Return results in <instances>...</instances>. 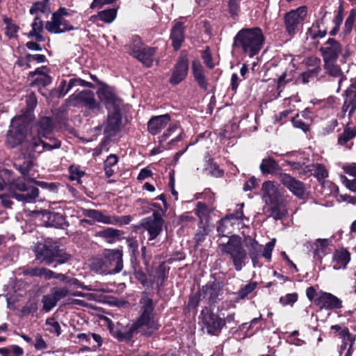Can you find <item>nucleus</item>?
Returning <instances> with one entry per match:
<instances>
[{
	"instance_id": "1",
	"label": "nucleus",
	"mask_w": 356,
	"mask_h": 356,
	"mask_svg": "<svg viewBox=\"0 0 356 356\" xmlns=\"http://www.w3.org/2000/svg\"><path fill=\"white\" fill-rule=\"evenodd\" d=\"M31 120L29 111L13 118L7 134L6 143L8 146L13 148L26 142L31 147L32 151L38 153H41L44 149L50 150L60 147V143L58 140H53L52 143H47L33 136L32 133H29V127Z\"/></svg>"
},
{
	"instance_id": "2",
	"label": "nucleus",
	"mask_w": 356,
	"mask_h": 356,
	"mask_svg": "<svg viewBox=\"0 0 356 356\" xmlns=\"http://www.w3.org/2000/svg\"><path fill=\"white\" fill-rule=\"evenodd\" d=\"M14 167L23 175L22 180L28 187V189L23 193L13 192L12 196L19 201L26 203L35 202L38 197L39 191L37 188L31 186V184H35L42 188L54 192L57 190V186L54 183H47L44 181H38L36 178L38 172L33 168V163L31 160L22 161L17 160L14 163Z\"/></svg>"
},
{
	"instance_id": "3",
	"label": "nucleus",
	"mask_w": 356,
	"mask_h": 356,
	"mask_svg": "<svg viewBox=\"0 0 356 356\" xmlns=\"http://www.w3.org/2000/svg\"><path fill=\"white\" fill-rule=\"evenodd\" d=\"M264 41V37L259 28L245 29L236 34L233 45L241 49L250 57H253L261 50Z\"/></svg>"
},
{
	"instance_id": "4",
	"label": "nucleus",
	"mask_w": 356,
	"mask_h": 356,
	"mask_svg": "<svg viewBox=\"0 0 356 356\" xmlns=\"http://www.w3.org/2000/svg\"><path fill=\"white\" fill-rule=\"evenodd\" d=\"M139 316L130 327V333L132 334L141 329L144 331L147 330L149 333L156 330L158 325L154 318V305L152 299L149 298L147 293H143L139 301Z\"/></svg>"
},
{
	"instance_id": "5",
	"label": "nucleus",
	"mask_w": 356,
	"mask_h": 356,
	"mask_svg": "<svg viewBox=\"0 0 356 356\" xmlns=\"http://www.w3.org/2000/svg\"><path fill=\"white\" fill-rule=\"evenodd\" d=\"M92 269L100 274H114L122 269V253L118 250L108 251L102 258L95 259Z\"/></svg>"
},
{
	"instance_id": "6",
	"label": "nucleus",
	"mask_w": 356,
	"mask_h": 356,
	"mask_svg": "<svg viewBox=\"0 0 356 356\" xmlns=\"http://www.w3.org/2000/svg\"><path fill=\"white\" fill-rule=\"evenodd\" d=\"M220 247L222 252L229 254L232 259L235 269L237 271L241 270L245 265L247 253L242 246L241 238L232 236L226 243L221 244Z\"/></svg>"
},
{
	"instance_id": "7",
	"label": "nucleus",
	"mask_w": 356,
	"mask_h": 356,
	"mask_svg": "<svg viewBox=\"0 0 356 356\" xmlns=\"http://www.w3.org/2000/svg\"><path fill=\"white\" fill-rule=\"evenodd\" d=\"M263 200L267 205L270 206L272 216L277 220L282 218L284 213L281 211L280 193L278 185L272 181H267L262 184Z\"/></svg>"
},
{
	"instance_id": "8",
	"label": "nucleus",
	"mask_w": 356,
	"mask_h": 356,
	"mask_svg": "<svg viewBox=\"0 0 356 356\" xmlns=\"http://www.w3.org/2000/svg\"><path fill=\"white\" fill-rule=\"evenodd\" d=\"M130 54L147 67H150L154 60L155 49L143 44L140 39L134 37L130 44Z\"/></svg>"
},
{
	"instance_id": "9",
	"label": "nucleus",
	"mask_w": 356,
	"mask_h": 356,
	"mask_svg": "<svg viewBox=\"0 0 356 356\" xmlns=\"http://www.w3.org/2000/svg\"><path fill=\"white\" fill-rule=\"evenodd\" d=\"M202 329L210 335H218L226 325V320L218 314L210 312L208 309L202 311Z\"/></svg>"
},
{
	"instance_id": "10",
	"label": "nucleus",
	"mask_w": 356,
	"mask_h": 356,
	"mask_svg": "<svg viewBox=\"0 0 356 356\" xmlns=\"http://www.w3.org/2000/svg\"><path fill=\"white\" fill-rule=\"evenodd\" d=\"M307 15V8L305 6L292 10L284 16L286 31L290 35H294L302 26Z\"/></svg>"
},
{
	"instance_id": "11",
	"label": "nucleus",
	"mask_w": 356,
	"mask_h": 356,
	"mask_svg": "<svg viewBox=\"0 0 356 356\" xmlns=\"http://www.w3.org/2000/svg\"><path fill=\"white\" fill-rule=\"evenodd\" d=\"M321 56L324 60H337L339 56L342 54L343 61H346L350 53L348 49L343 51L341 44L333 38H329L320 48Z\"/></svg>"
},
{
	"instance_id": "12",
	"label": "nucleus",
	"mask_w": 356,
	"mask_h": 356,
	"mask_svg": "<svg viewBox=\"0 0 356 356\" xmlns=\"http://www.w3.org/2000/svg\"><path fill=\"white\" fill-rule=\"evenodd\" d=\"M163 220L159 212H154L150 216L143 218L140 222L143 228L147 231L149 241L156 238L161 232Z\"/></svg>"
},
{
	"instance_id": "13",
	"label": "nucleus",
	"mask_w": 356,
	"mask_h": 356,
	"mask_svg": "<svg viewBox=\"0 0 356 356\" xmlns=\"http://www.w3.org/2000/svg\"><path fill=\"white\" fill-rule=\"evenodd\" d=\"M188 60L185 52L182 51L175 66L171 70L169 82L172 85H177L185 79L188 74Z\"/></svg>"
},
{
	"instance_id": "14",
	"label": "nucleus",
	"mask_w": 356,
	"mask_h": 356,
	"mask_svg": "<svg viewBox=\"0 0 356 356\" xmlns=\"http://www.w3.org/2000/svg\"><path fill=\"white\" fill-rule=\"evenodd\" d=\"M279 181L294 195L302 199L305 196V186L300 180L289 174L281 172L277 175Z\"/></svg>"
},
{
	"instance_id": "15",
	"label": "nucleus",
	"mask_w": 356,
	"mask_h": 356,
	"mask_svg": "<svg viewBox=\"0 0 356 356\" xmlns=\"http://www.w3.org/2000/svg\"><path fill=\"white\" fill-rule=\"evenodd\" d=\"M331 330L337 332L339 337L343 340V344L341 346V356H351L353 346L355 342V338L349 332L348 329L341 325H334L330 327Z\"/></svg>"
},
{
	"instance_id": "16",
	"label": "nucleus",
	"mask_w": 356,
	"mask_h": 356,
	"mask_svg": "<svg viewBox=\"0 0 356 356\" xmlns=\"http://www.w3.org/2000/svg\"><path fill=\"white\" fill-rule=\"evenodd\" d=\"M69 102L74 106L83 103L90 109L99 108L100 106L99 103L95 98L94 93L88 90L74 93L69 97Z\"/></svg>"
},
{
	"instance_id": "17",
	"label": "nucleus",
	"mask_w": 356,
	"mask_h": 356,
	"mask_svg": "<svg viewBox=\"0 0 356 356\" xmlns=\"http://www.w3.org/2000/svg\"><path fill=\"white\" fill-rule=\"evenodd\" d=\"M316 305L321 309H335L342 307V301L330 293L319 291Z\"/></svg>"
},
{
	"instance_id": "18",
	"label": "nucleus",
	"mask_w": 356,
	"mask_h": 356,
	"mask_svg": "<svg viewBox=\"0 0 356 356\" xmlns=\"http://www.w3.org/2000/svg\"><path fill=\"white\" fill-rule=\"evenodd\" d=\"M45 28L51 33H61L74 29L64 17L54 14L52 15L51 20L47 22Z\"/></svg>"
},
{
	"instance_id": "19",
	"label": "nucleus",
	"mask_w": 356,
	"mask_h": 356,
	"mask_svg": "<svg viewBox=\"0 0 356 356\" xmlns=\"http://www.w3.org/2000/svg\"><path fill=\"white\" fill-rule=\"evenodd\" d=\"M6 185H10L11 188H15L20 192H25L28 189L22 178L14 181L12 179L11 172L7 169H3L0 170V190Z\"/></svg>"
},
{
	"instance_id": "20",
	"label": "nucleus",
	"mask_w": 356,
	"mask_h": 356,
	"mask_svg": "<svg viewBox=\"0 0 356 356\" xmlns=\"http://www.w3.org/2000/svg\"><path fill=\"white\" fill-rule=\"evenodd\" d=\"M170 120L171 117L169 114L154 116L148 121V131L152 135L158 134L169 124Z\"/></svg>"
},
{
	"instance_id": "21",
	"label": "nucleus",
	"mask_w": 356,
	"mask_h": 356,
	"mask_svg": "<svg viewBox=\"0 0 356 356\" xmlns=\"http://www.w3.org/2000/svg\"><path fill=\"white\" fill-rule=\"evenodd\" d=\"M332 245V241L327 238H318L312 245L314 259L321 263L323 258L330 252L329 247Z\"/></svg>"
},
{
	"instance_id": "22",
	"label": "nucleus",
	"mask_w": 356,
	"mask_h": 356,
	"mask_svg": "<svg viewBox=\"0 0 356 356\" xmlns=\"http://www.w3.org/2000/svg\"><path fill=\"white\" fill-rule=\"evenodd\" d=\"M218 296L219 289L216 286L206 285L200 291L198 297L194 296L191 300V304L193 305V302H195L194 306L196 307L201 298L208 299L210 302L213 303L216 302Z\"/></svg>"
},
{
	"instance_id": "23",
	"label": "nucleus",
	"mask_w": 356,
	"mask_h": 356,
	"mask_svg": "<svg viewBox=\"0 0 356 356\" xmlns=\"http://www.w3.org/2000/svg\"><path fill=\"white\" fill-rule=\"evenodd\" d=\"M97 95L107 108L111 106H118V99L117 98L113 88L108 86H103L97 90Z\"/></svg>"
},
{
	"instance_id": "24",
	"label": "nucleus",
	"mask_w": 356,
	"mask_h": 356,
	"mask_svg": "<svg viewBox=\"0 0 356 356\" xmlns=\"http://www.w3.org/2000/svg\"><path fill=\"white\" fill-rule=\"evenodd\" d=\"M350 261V254L345 248L336 250L333 254L332 262L334 270L345 269Z\"/></svg>"
},
{
	"instance_id": "25",
	"label": "nucleus",
	"mask_w": 356,
	"mask_h": 356,
	"mask_svg": "<svg viewBox=\"0 0 356 356\" xmlns=\"http://www.w3.org/2000/svg\"><path fill=\"white\" fill-rule=\"evenodd\" d=\"M35 129L37 131L38 138H46L52 140L51 134L53 131L52 120L49 117L42 118L35 124Z\"/></svg>"
},
{
	"instance_id": "26",
	"label": "nucleus",
	"mask_w": 356,
	"mask_h": 356,
	"mask_svg": "<svg viewBox=\"0 0 356 356\" xmlns=\"http://www.w3.org/2000/svg\"><path fill=\"white\" fill-rule=\"evenodd\" d=\"M36 259L41 263L50 265L55 259V248H49L45 245L39 244L35 249Z\"/></svg>"
},
{
	"instance_id": "27",
	"label": "nucleus",
	"mask_w": 356,
	"mask_h": 356,
	"mask_svg": "<svg viewBox=\"0 0 356 356\" xmlns=\"http://www.w3.org/2000/svg\"><path fill=\"white\" fill-rule=\"evenodd\" d=\"M85 215L99 222L107 225H116L120 222L118 217L115 216H109L104 214L102 211L88 209L86 211Z\"/></svg>"
},
{
	"instance_id": "28",
	"label": "nucleus",
	"mask_w": 356,
	"mask_h": 356,
	"mask_svg": "<svg viewBox=\"0 0 356 356\" xmlns=\"http://www.w3.org/2000/svg\"><path fill=\"white\" fill-rule=\"evenodd\" d=\"M170 38L175 50H178L184 40V26L182 22L179 21L175 22Z\"/></svg>"
},
{
	"instance_id": "29",
	"label": "nucleus",
	"mask_w": 356,
	"mask_h": 356,
	"mask_svg": "<svg viewBox=\"0 0 356 356\" xmlns=\"http://www.w3.org/2000/svg\"><path fill=\"white\" fill-rule=\"evenodd\" d=\"M320 63V59L316 57L309 58L306 60V65H312V67L302 74L304 83H308L310 78L317 76L321 71Z\"/></svg>"
},
{
	"instance_id": "30",
	"label": "nucleus",
	"mask_w": 356,
	"mask_h": 356,
	"mask_svg": "<svg viewBox=\"0 0 356 356\" xmlns=\"http://www.w3.org/2000/svg\"><path fill=\"white\" fill-rule=\"evenodd\" d=\"M244 204L242 203L238 205V208L236 209L235 212L233 213H230L227 215L225 218H223L220 222V225L218 227V232H221L222 234H225V230L223 229V226L228 225L234 220H241L243 218V208Z\"/></svg>"
},
{
	"instance_id": "31",
	"label": "nucleus",
	"mask_w": 356,
	"mask_h": 356,
	"mask_svg": "<svg viewBox=\"0 0 356 356\" xmlns=\"http://www.w3.org/2000/svg\"><path fill=\"white\" fill-rule=\"evenodd\" d=\"M120 118L118 113H114L108 116V120L104 124V131L107 136H113L120 129Z\"/></svg>"
},
{
	"instance_id": "32",
	"label": "nucleus",
	"mask_w": 356,
	"mask_h": 356,
	"mask_svg": "<svg viewBox=\"0 0 356 356\" xmlns=\"http://www.w3.org/2000/svg\"><path fill=\"white\" fill-rule=\"evenodd\" d=\"M326 28L322 20L316 21L308 29L307 32V38L311 39L322 38L326 35Z\"/></svg>"
},
{
	"instance_id": "33",
	"label": "nucleus",
	"mask_w": 356,
	"mask_h": 356,
	"mask_svg": "<svg viewBox=\"0 0 356 356\" xmlns=\"http://www.w3.org/2000/svg\"><path fill=\"white\" fill-rule=\"evenodd\" d=\"M31 27L32 29L29 33L28 36L34 37L36 40L39 42L44 41V38L42 35L44 29V24L42 20L40 19L38 15L35 16L33 22L31 24Z\"/></svg>"
},
{
	"instance_id": "34",
	"label": "nucleus",
	"mask_w": 356,
	"mask_h": 356,
	"mask_svg": "<svg viewBox=\"0 0 356 356\" xmlns=\"http://www.w3.org/2000/svg\"><path fill=\"white\" fill-rule=\"evenodd\" d=\"M193 72L195 80L201 88H207V81L204 75L203 68L197 60L193 62Z\"/></svg>"
},
{
	"instance_id": "35",
	"label": "nucleus",
	"mask_w": 356,
	"mask_h": 356,
	"mask_svg": "<svg viewBox=\"0 0 356 356\" xmlns=\"http://www.w3.org/2000/svg\"><path fill=\"white\" fill-rule=\"evenodd\" d=\"M259 168L263 174H272L279 169V165L273 158L268 157L262 160Z\"/></svg>"
},
{
	"instance_id": "36",
	"label": "nucleus",
	"mask_w": 356,
	"mask_h": 356,
	"mask_svg": "<svg viewBox=\"0 0 356 356\" xmlns=\"http://www.w3.org/2000/svg\"><path fill=\"white\" fill-rule=\"evenodd\" d=\"M324 68L325 72L335 77H340L342 72L339 65H337V60H324Z\"/></svg>"
},
{
	"instance_id": "37",
	"label": "nucleus",
	"mask_w": 356,
	"mask_h": 356,
	"mask_svg": "<svg viewBox=\"0 0 356 356\" xmlns=\"http://www.w3.org/2000/svg\"><path fill=\"white\" fill-rule=\"evenodd\" d=\"M245 245L251 259H255L257 255H261V246L255 240L251 238L247 239Z\"/></svg>"
},
{
	"instance_id": "38",
	"label": "nucleus",
	"mask_w": 356,
	"mask_h": 356,
	"mask_svg": "<svg viewBox=\"0 0 356 356\" xmlns=\"http://www.w3.org/2000/svg\"><path fill=\"white\" fill-rule=\"evenodd\" d=\"M116 15L117 10L115 8L104 10L97 14L98 18L106 23H111L115 19Z\"/></svg>"
},
{
	"instance_id": "39",
	"label": "nucleus",
	"mask_w": 356,
	"mask_h": 356,
	"mask_svg": "<svg viewBox=\"0 0 356 356\" xmlns=\"http://www.w3.org/2000/svg\"><path fill=\"white\" fill-rule=\"evenodd\" d=\"M42 309L48 312L51 311L57 304V301L52 293L45 295L42 299Z\"/></svg>"
},
{
	"instance_id": "40",
	"label": "nucleus",
	"mask_w": 356,
	"mask_h": 356,
	"mask_svg": "<svg viewBox=\"0 0 356 356\" xmlns=\"http://www.w3.org/2000/svg\"><path fill=\"white\" fill-rule=\"evenodd\" d=\"M311 120L309 118L303 120L300 115H296L292 120L293 124L295 127L302 129L303 131H307L309 129V122Z\"/></svg>"
},
{
	"instance_id": "41",
	"label": "nucleus",
	"mask_w": 356,
	"mask_h": 356,
	"mask_svg": "<svg viewBox=\"0 0 356 356\" xmlns=\"http://www.w3.org/2000/svg\"><path fill=\"white\" fill-rule=\"evenodd\" d=\"M76 86H86V87H91L92 83L90 82H88L85 80H83L80 78H73L71 79L69 82L67 83V86L66 90L63 92V95H65L73 87Z\"/></svg>"
},
{
	"instance_id": "42",
	"label": "nucleus",
	"mask_w": 356,
	"mask_h": 356,
	"mask_svg": "<svg viewBox=\"0 0 356 356\" xmlns=\"http://www.w3.org/2000/svg\"><path fill=\"white\" fill-rule=\"evenodd\" d=\"M311 170L314 171V176L316 177L318 181L323 180L328 176L327 170L321 164L313 165Z\"/></svg>"
},
{
	"instance_id": "43",
	"label": "nucleus",
	"mask_w": 356,
	"mask_h": 356,
	"mask_svg": "<svg viewBox=\"0 0 356 356\" xmlns=\"http://www.w3.org/2000/svg\"><path fill=\"white\" fill-rule=\"evenodd\" d=\"M257 286V283L256 282L247 284L237 292L238 297L240 299H244L256 289Z\"/></svg>"
},
{
	"instance_id": "44",
	"label": "nucleus",
	"mask_w": 356,
	"mask_h": 356,
	"mask_svg": "<svg viewBox=\"0 0 356 356\" xmlns=\"http://www.w3.org/2000/svg\"><path fill=\"white\" fill-rule=\"evenodd\" d=\"M356 136V130L350 128L344 129L343 134L339 137V144L343 145Z\"/></svg>"
},
{
	"instance_id": "45",
	"label": "nucleus",
	"mask_w": 356,
	"mask_h": 356,
	"mask_svg": "<svg viewBox=\"0 0 356 356\" xmlns=\"http://www.w3.org/2000/svg\"><path fill=\"white\" fill-rule=\"evenodd\" d=\"M48 0H43L42 1L35 2L31 8L29 12L31 15H38V13H44L47 8Z\"/></svg>"
},
{
	"instance_id": "46",
	"label": "nucleus",
	"mask_w": 356,
	"mask_h": 356,
	"mask_svg": "<svg viewBox=\"0 0 356 356\" xmlns=\"http://www.w3.org/2000/svg\"><path fill=\"white\" fill-rule=\"evenodd\" d=\"M46 325L47 326V330L51 332L56 334L57 336H59L61 332L60 326L54 318H49L46 321Z\"/></svg>"
},
{
	"instance_id": "47",
	"label": "nucleus",
	"mask_w": 356,
	"mask_h": 356,
	"mask_svg": "<svg viewBox=\"0 0 356 356\" xmlns=\"http://www.w3.org/2000/svg\"><path fill=\"white\" fill-rule=\"evenodd\" d=\"M46 60L45 56L42 54H27L25 57V61L26 63V67H30L31 63L33 61L37 63H42Z\"/></svg>"
},
{
	"instance_id": "48",
	"label": "nucleus",
	"mask_w": 356,
	"mask_h": 356,
	"mask_svg": "<svg viewBox=\"0 0 356 356\" xmlns=\"http://www.w3.org/2000/svg\"><path fill=\"white\" fill-rule=\"evenodd\" d=\"M298 300V295L296 293H288L280 298V302L283 305H293Z\"/></svg>"
},
{
	"instance_id": "49",
	"label": "nucleus",
	"mask_w": 356,
	"mask_h": 356,
	"mask_svg": "<svg viewBox=\"0 0 356 356\" xmlns=\"http://www.w3.org/2000/svg\"><path fill=\"white\" fill-rule=\"evenodd\" d=\"M51 293H53L54 298L58 302L61 298H63L69 295V290L65 287L62 288H54L51 290Z\"/></svg>"
},
{
	"instance_id": "50",
	"label": "nucleus",
	"mask_w": 356,
	"mask_h": 356,
	"mask_svg": "<svg viewBox=\"0 0 356 356\" xmlns=\"http://www.w3.org/2000/svg\"><path fill=\"white\" fill-rule=\"evenodd\" d=\"M356 19V11L355 10H351L348 18L345 22V28L346 31L349 32L352 30L353 25Z\"/></svg>"
},
{
	"instance_id": "51",
	"label": "nucleus",
	"mask_w": 356,
	"mask_h": 356,
	"mask_svg": "<svg viewBox=\"0 0 356 356\" xmlns=\"http://www.w3.org/2000/svg\"><path fill=\"white\" fill-rule=\"evenodd\" d=\"M70 179L72 180L79 181L80 178L84 175V172L78 167L71 166L70 168Z\"/></svg>"
},
{
	"instance_id": "52",
	"label": "nucleus",
	"mask_w": 356,
	"mask_h": 356,
	"mask_svg": "<svg viewBox=\"0 0 356 356\" xmlns=\"http://www.w3.org/2000/svg\"><path fill=\"white\" fill-rule=\"evenodd\" d=\"M275 238L272 239L270 242H268V243L266 244L264 250L263 252V256L265 258H266L268 259H270L271 258L272 252L275 247Z\"/></svg>"
},
{
	"instance_id": "53",
	"label": "nucleus",
	"mask_w": 356,
	"mask_h": 356,
	"mask_svg": "<svg viewBox=\"0 0 356 356\" xmlns=\"http://www.w3.org/2000/svg\"><path fill=\"white\" fill-rule=\"evenodd\" d=\"M70 258V255L65 252H63L61 250L55 249L54 261H57L59 264H63L66 262Z\"/></svg>"
},
{
	"instance_id": "54",
	"label": "nucleus",
	"mask_w": 356,
	"mask_h": 356,
	"mask_svg": "<svg viewBox=\"0 0 356 356\" xmlns=\"http://www.w3.org/2000/svg\"><path fill=\"white\" fill-rule=\"evenodd\" d=\"M134 276L143 286L148 285L149 282L147 275L140 269H135Z\"/></svg>"
},
{
	"instance_id": "55",
	"label": "nucleus",
	"mask_w": 356,
	"mask_h": 356,
	"mask_svg": "<svg viewBox=\"0 0 356 356\" xmlns=\"http://www.w3.org/2000/svg\"><path fill=\"white\" fill-rule=\"evenodd\" d=\"M5 22L7 23L6 31V35L10 38H14L18 31L17 26L15 24L8 22V19H6Z\"/></svg>"
},
{
	"instance_id": "56",
	"label": "nucleus",
	"mask_w": 356,
	"mask_h": 356,
	"mask_svg": "<svg viewBox=\"0 0 356 356\" xmlns=\"http://www.w3.org/2000/svg\"><path fill=\"white\" fill-rule=\"evenodd\" d=\"M35 82L38 85L46 86L51 83V78L46 73H41V76L36 78Z\"/></svg>"
},
{
	"instance_id": "57",
	"label": "nucleus",
	"mask_w": 356,
	"mask_h": 356,
	"mask_svg": "<svg viewBox=\"0 0 356 356\" xmlns=\"http://www.w3.org/2000/svg\"><path fill=\"white\" fill-rule=\"evenodd\" d=\"M241 0H229V10L232 15H236L239 12Z\"/></svg>"
},
{
	"instance_id": "58",
	"label": "nucleus",
	"mask_w": 356,
	"mask_h": 356,
	"mask_svg": "<svg viewBox=\"0 0 356 356\" xmlns=\"http://www.w3.org/2000/svg\"><path fill=\"white\" fill-rule=\"evenodd\" d=\"M179 129L177 124L170 125L168 129L161 136V141H165L173 133Z\"/></svg>"
},
{
	"instance_id": "59",
	"label": "nucleus",
	"mask_w": 356,
	"mask_h": 356,
	"mask_svg": "<svg viewBox=\"0 0 356 356\" xmlns=\"http://www.w3.org/2000/svg\"><path fill=\"white\" fill-rule=\"evenodd\" d=\"M42 268H27L24 270V275L31 277H41Z\"/></svg>"
},
{
	"instance_id": "60",
	"label": "nucleus",
	"mask_w": 356,
	"mask_h": 356,
	"mask_svg": "<svg viewBox=\"0 0 356 356\" xmlns=\"http://www.w3.org/2000/svg\"><path fill=\"white\" fill-rule=\"evenodd\" d=\"M67 282L74 286H76L78 288H81L82 289H85L87 291H96V289H94L90 286L85 285L83 283L81 282L78 279L76 278L70 279L67 280Z\"/></svg>"
},
{
	"instance_id": "61",
	"label": "nucleus",
	"mask_w": 356,
	"mask_h": 356,
	"mask_svg": "<svg viewBox=\"0 0 356 356\" xmlns=\"http://www.w3.org/2000/svg\"><path fill=\"white\" fill-rule=\"evenodd\" d=\"M115 0H93L90 5L91 8H101L104 5L111 4Z\"/></svg>"
},
{
	"instance_id": "62",
	"label": "nucleus",
	"mask_w": 356,
	"mask_h": 356,
	"mask_svg": "<svg viewBox=\"0 0 356 356\" xmlns=\"http://www.w3.org/2000/svg\"><path fill=\"white\" fill-rule=\"evenodd\" d=\"M34 346L38 350L44 349L47 347V344L44 340L42 339V336L40 334H38L35 336V343Z\"/></svg>"
},
{
	"instance_id": "63",
	"label": "nucleus",
	"mask_w": 356,
	"mask_h": 356,
	"mask_svg": "<svg viewBox=\"0 0 356 356\" xmlns=\"http://www.w3.org/2000/svg\"><path fill=\"white\" fill-rule=\"evenodd\" d=\"M306 295L309 300L314 301L316 304V300L318 297V293L316 291L314 287L310 286L307 288L306 290Z\"/></svg>"
},
{
	"instance_id": "64",
	"label": "nucleus",
	"mask_w": 356,
	"mask_h": 356,
	"mask_svg": "<svg viewBox=\"0 0 356 356\" xmlns=\"http://www.w3.org/2000/svg\"><path fill=\"white\" fill-rule=\"evenodd\" d=\"M118 161V159L116 155L111 154L109 155L104 163V166L112 168L115 165L117 164Z\"/></svg>"
}]
</instances>
